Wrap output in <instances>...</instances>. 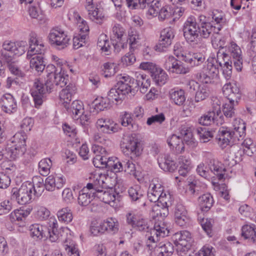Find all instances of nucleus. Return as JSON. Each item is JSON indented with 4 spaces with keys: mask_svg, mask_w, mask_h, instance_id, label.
I'll use <instances>...</instances> for the list:
<instances>
[{
    "mask_svg": "<svg viewBox=\"0 0 256 256\" xmlns=\"http://www.w3.org/2000/svg\"><path fill=\"white\" fill-rule=\"evenodd\" d=\"M169 230L162 221L156 222L153 228L150 230V236L148 238L146 246L150 250L154 251L158 256H170L174 252V247L169 241L164 240Z\"/></svg>",
    "mask_w": 256,
    "mask_h": 256,
    "instance_id": "f257e3e1",
    "label": "nucleus"
},
{
    "mask_svg": "<svg viewBox=\"0 0 256 256\" xmlns=\"http://www.w3.org/2000/svg\"><path fill=\"white\" fill-rule=\"evenodd\" d=\"M60 65L58 66V71L52 76L50 80L52 86L50 88H48L47 85L44 86L42 80L39 79L35 80L30 90V93L34 102V106L36 108H38L42 104L45 94L50 93L54 85L62 88L66 84L68 76L66 74V72L60 66Z\"/></svg>",
    "mask_w": 256,
    "mask_h": 256,
    "instance_id": "f03ea898",
    "label": "nucleus"
},
{
    "mask_svg": "<svg viewBox=\"0 0 256 256\" xmlns=\"http://www.w3.org/2000/svg\"><path fill=\"white\" fill-rule=\"evenodd\" d=\"M220 30V26H216L212 24L198 26L196 19L194 16L188 18L183 28L184 36L188 43L196 42L199 36L204 38H207L213 32L214 34L212 36V45H214L217 41L216 37L214 34H218Z\"/></svg>",
    "mask_w": 256,
    "mask_h": 256,
    "instance_id": "7ed1b4c3",
    "label": "nucleus"
},
{
    "mask_svg": "<svg viewBox=\"0 0 256 256\" xmlns=\"http://www.w3.org/2000/svg\"><path fill=\"white\" fill-rule=\"evenodd\" d=\"M217 56L221 60L233 62L234 66L238 72L242 71L243 68V58L240 47L235 42H231L228 46H220Z\"/></svg>",
    "mask_w": 256,
    "mask_h": 256,
    "instance_id": "20e7f679",
    "label": "nucleus"
},
{
    "mask_svg": "<svg viewBox=\"0 0 256 256\" xmlns=\"http://www.w3.org/2000/svg\"><path fill=\"white\" fill-rule=\"evenodd\" d=\"M34 186L29 182L23 183L19 188H14L11 191V198L20 204H29L32 199Z\"/></svg>",
    "mask_w": 256,
    "mask_h": 256,
    "instance_id": "39448f33",
    "label": "nucleus"
},
{
    "mask_svg": "<svg viewBox=\"0 0 256 256\" xmlns=\"http://www.w3.org/2000/svg\"><path fill=\"white\" fill-rule=\"evenodd\" d=\"M136 80L126 75L120 76L118 83L131 86L140 87V90L141 93L145 94L150 86V80L146 74H142L136 72Z\"/></svg>",
    "mask_w": 256,
    "mask_h": 256,
    "instance_id": "423d86ee",
    "label": "nucleus"
},
{
    "mask_svg": "<svg viewBox=\"0 0 256 256\" xmlns=\"http://www.w3.org/2000/svg\"><path fill=\"white\" fill-rule=\"evenodd\" d=\"M48 38L50 45L59 50L67 47L70 40L64 31L58 26L54 27L50 30Z\"/></svg>",
    "mask_w": 256,
    "mask_h": 256,
    "instance_id": "0eeeda50",
    "label": "nucleus"
},
{
    "mask_svg": "<svg viewBox=\"0 0 256 256\" xmlns=\"http://www.w3.org/2000/svg\"><path fill=\"white\" fill-rule=\"evenodd\" d=\"M174 38V30L172 28L168 27L162 30L160 32L158 43L156 46V50L159 52H165L171 45Z\"/></svg>",
    "mask_w": 256,
    "mask_h": 256,
    "instance_id": "6e6552de",
    "label": "nucleus"
},
{
    "mask_svg": "<svg viewBox=\"0 0 256 256\" xmlns=\"http://www.w3.org/2000/svg\"><path fill=\"white\" fill-rule=\"evenodd\" d=\"M222 92L224 96L229 102H236L241 98V92L238 86L235 82L226 84L222 87Z\"/></svg>",
    "mask_w": 256,
    "mask_h": 256,
    "instance_id": "1a4fd4ad",
    "label": "nucleus"
},
{
    "mask_svg": "<svg viewBox=\"0 0 256 256\" xmlns=\"http://www.w3.org/2000/svg\"><path fill=\"white\" fill-rule=\"evenodd\" d=\"M2 48L6 50L9 51L12 56H20L28 50V44L26 41L16 42L6 41L2 44Z\"/></svg>",
    "mask_w": 256,
    "mask_h": 256,
    "instance_id": "9d476101",
    "label": "nucleus"
},
{
    "mask_svg": "<svg viewBox=\"0 0 256 256\" xmlns=\"http://www.w3.org/2000/svg\"><path fill=\"white\" fill-rule=\"evenodd\" d=\"M216 140L222 149L225 148L227 146L234 144L232 130L228 128H220L216 136Z\"/></svg>",
    "mask_w": 256,
    "mask_h": 256,
    "instance_id": "9b49d317",
    "label": "nucleus"
},
{
    "mask_svg": "<svg viewBox=\"0 0 256 256\" xmlns=\"http://www.w3.org/2000/svg\"><path fill=\"white\" fill-rule=\"evenodd\" d=\"M96 126L100 132L112 134L118 132V125L110 119L100 118L97 120Z\"/></svg>",
    "mask_w": 256,
    "mask_h": 256,
    "instance_id": "f8f14e48",
    "label": "nucleus"
},
{
    "mask_svg": "<svg viewBox=\"0 0 256 256\" xmlns=\"http://www.w3.org/2000/svg\"><path fill=\"white\" fill-rule=\"evenodd\" d=\"M242 152H243L238 145H232L230 148L228 157L226 159L225 164L230 167L235 166L242 160Z\"/></svg>",
    "mask_w": 256,
    "mask_h": 256,
    "instance_id": "ddd939ff",
    "label": "nucleus"
},
{
    "mask_svg": "<svg viewBox=\"0 0 256 256\" xmlns=\"http://www.w3.org/2000/svg\"><path fill=\"white\" fill-rule=\"evenodd\" d=\"M158 162L160 168L166 172H172L178 167L176 162L168 154L159 156Z\"/></svg>",
    "mask_w": 256,
    "mask_h": 256,
    "instance_id": "4468645a",
    "label": "nucleus"
},
{
    "mask_svg": "<svg viewBox=\"0 0 256 256\" xmlns=\"http://www.w3.org/2000/svg\"><path fill=\"white\" fill-rule=\"evenodd\" d=\"M174 220L176 224L180 226H186L190 222V218L185 207L181 204H178L174 212Z\"/></svg>",
    "mask_w": 256,
    "mask_h": 256,
    "instance_id": "2eb2a0df",
    "label": "nucleus"
},
{
    "mask_svg": "<svg viewBox=\"0 0 256 256\" xmlns=\"http://www.w3.org/2000/svg\"><path fill=\"white\" fill-rule=\"evenodd\" d=\"M222 112L220 107L215 108L212 111H209L206 114H204L198 119L200 124L204 126H208L216 120H218V118H221Z\"/></svg>",
    "mask_w": 256,
    "mask_h": 256,
    "instance_id": "dca6fc26",
    "label": "nucleus"
},
{
    "mask_svg": "<svg viewBox=\"0 0 256 256\" xmlns=\"http://www.w3.org/2000/svg\"><path fill=\"white\" fill-rule=\"evenodd\" d=\"M0 104L2 110L7 113H12L16 110L17 105L13 96L10 94H6L0 99Z\"/></svg>",
    "mask_w": 256,
    "mask_h": 256,
    "instance_id": "f3484780",
    "label": "nucleus"
},
{
    "mask_svg": "<svg viewBox=\"0 0 256 256\" xmlns=\"http://www.w3.org/2000/svg\"><path fill=\"white\" fill-rule=\"evenodd\" d=\"M128 194L132 202H135L139 207L145 206V198L140 188L137 186L130 188Z\"/></svg>",
    "mask_w": 256,
    "mask_h": 256,
    "instance_id": "a211bd4d",
    "label": "nucleus"
},
{
    "mask_svg": "<svg viewBox=\"0 0 256 256\" xmlns=\"http://www.w3.org/2000/svg\"><path fill=\"white\" fill-rule=\"evenodd\" d=\"M124 34V28L120 24H115L113 26L110 39L114 50L117 49V46L119 47L118 42H120L122 40H125Z\"/></svg>",
    "mask_w": 256,
    "mask_h": 256,
    "instance_id": "6ab92c4d",
    "label": "nucleus"
},
{
    "mask_svg": "<svg viewBox=\"0 0 256 256\" xmlns=\"http://www.w3.org/2000/svg\"><path fill=\"white\" fill-rule=\"evenodd\" d=\"M148 197L151 202H158L166 205L167 200L170 198V194H167L165 192L148 188Z\"/></svg>",
    "mask_w": 256,
    "mask_h": 256,
    "instance_id": "aec40b11",
    "label": "nucleus"
},
{
    "mask_svg": "<svg viewBox=\"0 0 256 256\" xmlns=\"http://www.w3.org/2000/svg\"><path fill=\"white\" fill-rule=\"evenodd\" d=\"M176 245L192 244L193 240L190 233L187 230H182L174 234L172 237Z\"/></svg>",
    "mask_w": 256,
    "mask_h": 256,
    "instance_id": "412c9836",
    "label": "nucleus"
},
{
    "mask_svg": "<svg viewBox=\"0 0 256 256\" xmlns=\"http://www.w3.org/2000/svg\"><path fill=\"white\" fill-rule=\"evenodd\" d=\"M167 142L178 154H182L184 150V146L181 136L172 134L168 138Z\"/></svg>",
    "mask_w": 256,
    "mask_h": 256,
    "instance_id": "4be33fe9",
    "label": "nucleus"
},
{
    "mask_svg": "<svg viewBox=\"0 0 256 256\" xmlns=\"http://www.w3.org/2000/svg\"><path fill=\"white\" fill-rule=\"evenodd\" d=\"M93 193H94V192H92V190L88 188L87 186L84 188L79 192V196L78 198V204L82 206H86L88 205L92 200V198L96 197V196Z\"/></svg>",
    "mask_w": 256,
    "mask_h": 256,
    "instance_id": "5701e85b",
    "label": "nucleus"
},
{
    "mask_svg": "<svg viewBox=\"0 0 256 256\" xmlns=\"http://www.w3.org/2000/svg\"><path fill=\"white\" fill-rule=\"evenodd\" d=\"M64 184V180L62 177H54L51 175L46 178L45 188L48 191H53L55 188L59 189L62 188Z\"/></svg>",
    "mask_w": 256,
    "mask_h": 256,
    "instance_id": "b1692460",
    "label": "nucleus"
},
{
    "mask_svg": "<svg viewBox=\"0 0 256 256\" xmlns=\"http://www.w3.org/2000/svg\"><path fill=\"white\" fill-rule=\"evenodd\" d=\"M138 144V142L134 138H130L124 147L123 152L126 155L131 154L133 156H138L140 152Z\"/></svg>",
    "mask_w": 256,
    "mask_h": 256,
    "instance_id": "393cba45",
    "label": "nucleus"
},
{
    "mask_svg": "<svg viewBox=\"0 0 256 256\" xmlns=\"http://www.w3.org/2000/svg\"><path fill=\"white\" fill-rule=\"evenodd\" d=\"M48 228L47 234L49 236L50 240L52 242H55L59 240V236L58 234V222L54 216H51L48 219Z\"/></svg>",
    "mask_w": 256,
    "mask_h": 256,
    "instance_id": "a878e982",
    "label": "nucleus"
},
{
    "mask_svg": "<svg viewBox=\"0 0 256 256\" xmlns=\"http://www.w3.org/2000/svg\"><path fill=\"white\" fill-rule=\"evenodd\" d=\"M46 228L38 224H32L30 226V236L34 238L41 240L43 238H48V235L47 234Z\"/></svg>",
    "mask_w": 256,
    "mask_h": 256,
    "instance_id": "bb28decb",
    "label": "nucleus"
},
{
    "mask_svg": "<svg viewBox=\"0 0 256 256\" xmlns=\"http://www.w3.org/2000/svg\"><path fill=\"white\" fill-rule=\"evenodd\" d=\"M32 210V208L30 206L20 208V209L16 210L14 212L12 213L10 218L14 221L17 220L18 222H24Z\"/></svg>",
    "mask_w": 256,
    "mask_h": 256,
    "instance_id": "cd10ccee",
    "label": "nucleus"
},
{
    "mask_svg": "<svg viewBox=\"0 0 256 256\" xmlns=\"http://www.w3.org/2000/svg\"><path fill=\"white\" fill-rule=\"evenodd\" d=\"M103 174H95L92 175L90 178V182L88 183L87 185L88 188L92 190L93 191L98 192L103 190L102 186L104 185V180H102V175Z\"/></svg>",
    "mask_w": 256,
    "mask_h": 256,
    "instance_id": "c85d7f7f",
    "label": "nucleus"
},
{
    "mask_svg": "<svg viewBox=\"0 0 256 256\" xmlns=\"http://www.w3.org/2000/svg\"><path fill=\"white\" fill-rule=\"evenodd\" d=\"M96 197L98 198L100 200L106 204H110L114 202L116 200V194L112 189H109L108 190H100L98 192H94L93 193Z\"/></svg>",
    "mask_w": 256,
    "mask_h": 256,
    "instance_id": "c756f323",
    "label": "nucleus"
},
{
    "mask_svg": "<svg viewBox=\"0 0 256 256\" xmlns=\"http://www.w3.org/2000/svg\"><path fill=\"white\" fill-rule=\"evenodd\" d=\"M170 100L178 106L183 105L186 99L184 91L182 89L171 90L170 92Z\"/></svg>",
    "mask_w": 256,
    "mask_h": 256,
    "instance_id": "7c9ffc66",
    "label": "nucleus"
},
{
    "mask_svg": "<svg viewBox=\"0 0 256 256\" xmlns=\"http://www.w3.org/2000/svg\"><path fill=\"white\" fill-rule=\"evenodd\" d=\"M68 112L71 114L74 119H77L78 116L84 113V108L82 102L74 100L70 104V107L64 106Z\"/></svg>",
    "mask_w": 256,
    "mask_h": 256,
    "instance_id": "2f4dec72",
    "label": "nucleus"
},
{
    "mask_svg": "<svg viewBox=\"0 0 256 256\" xmlns=\"http://www.w3.org/2000/svg\"><path fill=\"white\" fill-rule=\"evenodd\" d=\"M76 86L72 84H68L66 88L63 89L60 94V100L64 104H67L71 100L72 96L76 93Z\"/></svg>",
    "mask_w": 256,
    "mask_h": 256,
    "instance_id": "473e14b6",
    "label": "nucleus"
},
{
    "mask_svg": "<svg viewBox=\"0 0 256 256\" xmlns=\"http://www.w3.org/2000/svg\"><path fill=\"white\" fill-rule=\"evenodd\" d=\"M216 62L218 63L219 66L222 68V74L226 79L229 80L232 75V69L233 62L230 60H220L217 56Z\"/></svg>",
    "mask_w": 256,
    "mask_h": 256,
    "instance_id": "72a5a7b5",
    "label": "nucleus"
},
{
    "mask_svg": "<svg viewBox=\"0 0 256 256\" xmlns=\"http://www.w3.org/2000/svg\"><path fill=\"white\" fill-rule=\"evenodd\" d=\"M110 101L106 97L96 98L92 104V107L96 111H102L112 106Z\"/></svg>",
    "mask_w": 256,
    "mask_h": 256,
    "instance_id": "f704fd0d",
    "label": "nucleus"
},
{
    "mask_svg": "<svg viewBox=\"0 0 256 256\" xmlns=\"http://www.w3.org/2000/svg\"><path fill=\"white\" fill-rule=\"evenodd\" d=\"M151 76L156 83L159 86L164 85L168 79L166 73L160 66L158 67Z\"/></svg>",
    "mask_w": 256,
    "mask_h": 256,
    "instance_id": "c9c22d12",
    "label": "nucleus"
},
{
    "mask_svg": "<svg viewBox=\"0 0 256 256\" xmlns=\"http://www.w3.org/2000/svg\"><path fill=\"white\" fill-rule=\"evenodd\" d=\"M209 168L216 176H217L219 180L224 178L225 169L222 166V164L214 160H210L208 164Z\"/></svg>",
    "mask_w": 256,
    "mask_h": 256,
    "instance_id": "e433bc0d",
    "label": "nucleus"
},
{
    "mask_svg": "<svg viewBox=\"0 0 256 256\" xmlns=\"http://www.w3.org/2000/svg\"><path fill=\"white\" fill-rule=\"evenodd\" d=\"M30 65L31 68L38 72H42L45 68L42 55L34 56L30 60Z\"/></svg>",
    "mask_w": 256,
    "mask_h": 256,
    "instance_id": "4c0bfd02",
    "label": "nucleus"
},
{
    "mask_svg": "<svg viewBox=\"0 0 256 256\" xmlns=\"http://www.w3.org/2000/svg\"><path fill=\"white\" fill-rule=\"evenodd\" d=\"M242 236L244 238H250L254 242H256V228L254 224H245L242 228Z\"/></svg>",
    "mask_w": 256,
    "mask_h": 256,
    "instance_id": "58836bf2",
    "label": "nucleus"
},
{
    "mask_svg": "<svg viewBox=\"0 0 256 256\" xmlns=\"http://www.w3.org/2000/svg\"><path fill=\"white\" fill-rule=\"evenodd\" d=\"M204 60V56L200 52L194 53L192 56L188 54V56H185L184 58V62L189 64L191 66H198Z\"/></svg>",
    "mask_w": 256,
    "mask_h": 256,
    "instance_id": "ea45409f",
    "label": "nucleus"
},
{
    "mask_svg": "<svg viewBox=\"0 0 256 256\" xmlns=\"http://www.w3.org/2000/svg\"><path fill=\"white\" fill-rule=\"evenodd\" d=\"M200 209L203 212L208 211L214 203L212 196L209 193L204 194L199 198Z\"/></svg>",
    "mask_w": 256,
    "mask_h": 256,
    "instance_id": "a19ab883",
    "label": "nucleus"
},
{
    "mask_svg": "<svg viewBox=\"0 0 256 256\" xmlns=\"http://www.w3.org/2000/svg\"><path fill=\"white\" fill-rule=\"evenodd\" d=\"M27 139V136L25 132H20L16 133L14 136L11 138V142L14 146L20 148L24 147L26 148V140Z\"/></svg>",
    "mask_w": 256,
    "mask_h": 256,
    "instance_id": "79ce46f5",
    "label": "nucleus"
},
{
    "mask_svg": "<svg viewBox=\"0 0 256 256\" xmlns=\"http://www.w3.org/2000/svg\"><path fill=\"white\" fill-rule=\"evenodd\" d=\"M88 16L90 18L93 22L97 24H100L104 18L102 9L98 7L96 4V7L88 11Z\"/></svg>",
    "mask_w": 256,
    "mask_h": 256,
    "instance_id": "37998d69",
    "label": "nucleus"
},
{
    "mask_svg": "<svg viewBox=\"0 0 256 256\" xmlns=\"http://www.w3.org/2000/svg\"><path fill=\"white\" fill-rule=\"evenodd\" d=\"M196 132L199 136L200 141L203 143L210 141L214 136V131L210 130L208 128L202 127L197 128Z\"/></svg>",
    "mask_w": 256,
    "mask_h": 256,
    "instance_id": "c03bdc74",
    "label": "nucleus"
},
{
    "mask_svg": "<svg viewBox=\"0 0 256 256\" xmlns=\"http://www.w3.org/2000/svg\"><path fill=\"white\" fill-rule=\"evenodd\" d=\"M210 94V90L207 86L200 85L196 92L194 100L198 102L207 98Z\"/></svg>",
    "mask_w": 256,
    "mask_h": 256,
    "instance_id": "a18cd8bd",
    "label": "nucleus"
},
{
    "mask_svg": "<svg viewBox=\"0 0 256 256\" xmlns=\"http://www.w3.org/2000/svg\"><path fill=\"white\" fill-rule=\"evenodd\" d=\"M140 39V36L138 31L134 29H130L128 31L127 42H128L130 52H132V50L136 48V46L139 43Z\"/></svg>",
    "mask_w": 256,
    "mask_h": 256,
    "instance_id": "49530a36",
    "label": "nucleus"
},
{
    "mask_svg": "<svg viewBox=\"0 0 256 256\" xmlns=\"http://www.w3.org/2000/svg\"><path fill=\"white\" fill-rule=\"evenodd\" d=\"M181 136H182L184 143L188 146L191 148H196L197 146V142L193 138L192 132L190 130H184L181 132Z\"/></svg>",
    "mask_w": 256,
    "mask_h": 256,
    "instance_id": "de8ad7c7",
    "label": "nucleus"
},
{
    "mask_svg": "<svg viewBox=\"0 0 256 256\" xmlns=\"http://www.w3.org/2000/svg\"><path fill=\"white\" fill-rule=\"evenodd\" d=\"M104 227L106 228V231L112 234H115L118 230V222L114 218H108L106 221L102 222Z\"/></svg>",
    "mask_w": 256,
    "mask_h": 256,
    "instance_id": "09e8293b",
    "label": "nucleus"
},
{
    "mask_svg": "<svg viewBox=\"0 0 256 256\" xmlns=\"http://www.w3.org/2000/svg\"><path fill=\"white\" fill-rule=\"evenodd\" d=\"M58 71V66H55L54 64L48 65L46 69V72H47L46 77L44 78V80H42L44 85H47L48 88L52 86V84L51 82V80L52 76H54V74Z\"/></svg>",
    "mask_w": 256,
    "mask_h": 256,
    "instance_id": "8fccbe9b",
    "label": "nucleus"
},
{
    "mask_svg": "<svg viewBox=\"0 0 256 256\" xmlns=\"http://www.w3.org/2000/svg\"><path fill=\"white\" fill-rule=\"evenodd\" d=\"M243 146V153L248 156L252 155L256 152V148L253 144L252 140L250 138H246L242 144Z\"/></svg>",
    "mask_w": 256,
    "mask_h": 256,
    "instance_id": "3c124183",
    "label": "nucleus"
},
{
    "mask_svg": "<svg viewBox=\"0 0 256 256\" xmlns=\"http://www.w3.org/2000/svg\"><path fill=\"white\" fill-rule=\"evenodd\" d=\"M57 216L59 221L65 223L70 222L73 218L70 210L67 208H63L58 210Z\"/></svg>",
    "mask_w": 256,
    "mask_h": 256,
    "instance_id": "603ef678",
    "label": "nucleus"
},
{
    "mask_svg": "<svg viewBox=\"0 0 256 256\" xmlns=\"http://www.w3.org/2000/svg\"><path fill=\"white\" fill-rule=\"evenodd\" d=\"M116 87L118 88V92L121 94H122L123 97L124 98L125 96L128 93H131L134 95L136 92L140 90V87L138 86H131L126 85L117 83Z\"/></svg>",
    "mask_w": 256,
    "mask_h": 256,
    "instance_id": "864d4df0",
    "label": "nucleus"
},
{
    "mask_svg": "<svg viewBox=\"0 0 256 256\" xmlns=\"http://www.w3.org/2000/svg\"><path fill=\"white\" fill-rule=\"evenodd\" d=\"M52 166V162L49 158L42 160L38 163V169L40 174L44 176H47Z\"/></svg>",
    "mask_w": 256,
    "mask_h": 256,
    "instance_id": "5fc2aeb1",
    "label": "nucleus"
},
{
    "mask_svg": "<svg viewBox=\"0 0 256 256\" xmlns=\"http://www.w3.org/2000/svg\"><path fill=\"white\" fill-rule=\"evenodd\" d=\"M214 62L215 60L213 58L208 59L206 66L204 68L206 72L214 78L216 77L219 72L218 68Z\"/></svg>",
    "mask_w": 256,
    "mask_h": 256,
    "instance_id": "6e6d98bb",
    "label": "nucleus"
},
{
    "mask_svg": "<svg viewBox=\"0 0 256 256\" xmlns=\"http://www.w3.org/2000/svg\"><path fill=\"white\" fill-rule=\"evenodd\" d=\"M116 66L115 64L110 62H105L102 68V74L104 77H110L116 72Z\"/></svg>",
    "mask_w": 256,
    "mask_h": 256,
    "instance_id": "4d7b16f0",
    "label": "nucleus"
},
{
    "mask_svg": "<svg viewBox=\"0 0 256 256\" xmlns=\"http://www.w3.org/2000/svg\"><path fill=\"white\" fill-rule=\"evenodd\" d=\"M110 101V104L116 102V103L121 102L124 98L122 94L118 92V88L115 87L112 88L109 91L108 96L106 97Z\"/></svg>",
    "mask_w": 256,
    "mask_h": 256,
    "instance_id": "13d9d810",
    "label": "nucleus"
},
{
    "mask_svg": "<svg viewBox=\"0 0 256 256\" xmlns=\"http://www.w3.org/2000/svg\"><path fill=\"white\" fill-rule=\"evenodd\" d=\"M33 183L32 185L34 186V194L38 196L41 195L45 188L43 179L40 176L35 177L33 179Z\"/></svg>",
    "mask_w": 256,
    "mask_h": 256,
    "instance_id": "bf43d9fd",
    "label": "nucleus"
},
{
    "mask_svg": "<svg viewBox=\"0 0 256 256\" xmlns=\"http://www.w3.org/2000/svg\"><path fill=\"white\" fill-rule=\"evenodd\" d=\"M26 149L24 147L18 148L12 145L8 148V154L12 160H15L20 156L23 155L25 153Z\"/></svg>",
    "mask_w": 256,
    "mask_h": 256,
    "instance_id": "052dcab7",
    "label": "nucleus"
},
{
    "mask_svg": "<svg viewBox=\"0 0 256 256\" xmlns=\"http://www.w3.org/2000/svg\"><path fill=\"white\" fill-rule=\"evenodd\" d=\"M44 52V46L42 44L39 42L36 44H32L29 46V50L28 52L27 56L42 55Z\"/></svg>",
    "mask_w": 256,
    "mask_h": 256,
    "instance_id": "680f3d73",
    "label": "nucleus"
},
{
    "mask_svg": "<svg viewBox=\"0 0 256 256\" xmlns=\"http://www.w3.org/2000/svg\"><path fill=\"white\" fill-rule=\"evenodd\" d=\"M90 232L93 236H97L104 234L106 232V228L102 222L100 223L92 222L90 227Z\"/></svg>",
    "mask_w": 256,
    "mask_h": 256,
    "instance_id": "e2e57ef3",
    "label": "nucleus"
},
{
    "mask_svg": "<svg viewBox=\"0 0 256 256\" xmlns=\"http://www.w3.org/2000/svg\"><path fill=\"white\" fill-rule=\"evenodd\" d=\"M190 72V68L186 66L182 62L177 60L172 72L176 73L177 74H186Z\"/></svg>",
    "mask_w": 256,
    "mask_h": 256,
    "instance_id": "0e129e2a",
    "label": "nucleus"
},
{
    "mask_svg": "<svg viewBox=\"0 0 256 256\" xmlns=\"http://www.w3.org/2000/svg\"><path fill=\"white\" fill-rule=\"evenodd\" d=\"M166 120V117L163 113L152 116L147 119L146 124L151 126L156 124H161Z\"/></svg>",
    "mask_w": 256,
    "mask_h": 256,
    "instance_id": "69168bd1",
    "label": "nucleus"
},
{
    "mask_svg": "<svg viewBox=\"0 0 256 256\" xmlns=\"http://www.w3.org/2000/svg\"><path fill=\"white\" fill-rule=\"evenodd\" d=\"M236 102H229L223 105L222 111L226 117L228 118L232 117L234 114V106Z\"/></svg>",
    "mask_w": 256,
    "mask_h": 256,
    "instance_id": "338daca9",
    "label": "nucleus"
},
{
    "mask_svg": "<svg viewBox=\"0 0 256 256\" xmlns=\"http://www.w3.org/2000/svg\"><path fill=\"white\" fill-rule=\"evenodd\" d=\"M176 250L180 256H190L192 244H184V245H176Z\"/></svg>",
    "mask_w": 256,
    "mask_h": 256,
    "instance_id": "774afa93",
    "label": "nucleus"
}]
</instances>
